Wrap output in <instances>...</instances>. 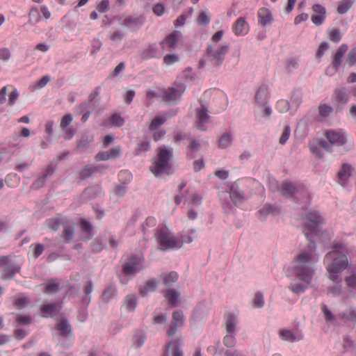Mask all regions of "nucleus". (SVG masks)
Instances as JSON below:
<instances>
[{"instance_id":"15","label":"nucleus","mask_w":356,"mask_h":356,"mask_svg":"<svg viewBox=\"0 0 356 356\" xmlns=\"http://www.w3.org/2000/svg\"><path fill=\"white\" fill-rule=\"evenodd\" d=\"M232 31L236 36L245 35L249 32V25L244 17H239L233 24Z\"/></svg>"},{"instance_id":"16","label":"nucleus","mask_w":356,"mask_h":356,"mask_svg":"<svg viewBox=\"0 0 356 356\" xmlns=\"http://www.w3.org/2000/svg\"><path fill=\"white\" fill-rule=\"evenodd\" d=\"M257 16L259 24L263 26L271 24L273 21L271 11L264 7L258 10Z\"/></svg>"},{"instance_id":"17","label":"nucleus","mask_w":356,"mask_h":356,"mask_svg":"<svg viewBox=\"0 0 356 356\" xmlns=\"http://www.w3.org/2000/svg\"><path fill=\"white\" fill-rule=\"evenodd\" d=\"M121 149L120 147L111 148L105 152H99L95 159L97 161H106L108 159H114L120 155Z\"/></svg>"},{"instance_id":"31","label":"nucleus","mask_w":356,"mask_h":356,"mask_svg":"<svg viewBox=\"0 0 356 356\" xmlns=\"http://www.w3.org/2000/svg\"><path fill=\"white\" fill-rule=\"evenodd\" d=\"M157 284L154 280H148L143 287L139 289L141 296H145L148 293L154 291L156 288Z\"/></svg>"},{"instance_id":"32","label":"nucleus","mask_w":356,"mask_h":356,"mask_svg":"<svg viewBox=\"0 0 356 356\" xmlns=\"http://www.w3.org/2000/svg\"><path fill=\"white\" fill-rule=\"evenodd\" d=\"M165 298L168 300L169 304L172 306L175 307L177 304V300L179 297V294L173 289H169L165 292Z\"/></svg>"},{"instance_id":"53","label":"nucleus","mask_w":356,"mask_h":356,"mask_svg":"<svg viewBox=\"0 0 356 356\" xmlns=\"http://www.w3.org/2000/svg\"><path fill=\"white\" fill-rule=\"evenodd\" d=\"M253 304L255 307L261 308L264 305V296L260 292H257L255 294L253 300Z\"/></svg>"},{"instance_id":"40","label":"nucleus","mask_w":356,"mask_h":356,"mask_svg":"<svg viewBox=\"0 0 356 356\" xmlns=\"http://www.w3.org/2000/svg\"><path fill=\"white\" fill-rule=\"evenodd\" d=\"M29 303V300L27 298H26L23 294H19L14 300V305L18 309H21L26 306Z\"/></svg>"},{"instance_id":"47","label":"nucleus","mask_w":356,"mask_h":356,"mask_svg":"<svg viewBox=\"0 0 356 356\" xmlns=\"http://www.w3.org/2000/svg\"><path fill=\"white\" fill-rule=\"evenodd\" d=\"M346 63L350 67L356 64V47L352 49L348 53Z\"/></svg>"},{"instance_id":"2","label":"nucleus","mask_w":356,"mask_h":356,"mask_svg":"<svg viewBox=\"0 0 356 356\" xmlns=\"http://www.w3.org/2000/svg\"><path fill=\"white\" fill-rule=\"evenodd\" d=\"M345 250L343 244H335L333 250L325 257L324 263L328 273V277L336 283H341L340 273L347 268L348 260L343 252Z\"/></svg>"},{"instance_id":"20","label":"nucleus","mask_w":356,"mask_h":356,"mask_svg":"<svg viewBox=\"0 0 356 356\" xmlns=\"http://www.w3.org/2000/svg\"><path fill=\"white\" fill-rule=\"evenodd\" d=\"M309 148L311 152L318 156L319 158L323 157L321 149H324L326 151L330 150V145L324 140H317L316 144L315 143H310Z\"/></svg>"},{"instance_id":"38","label":"nucleus","mask_w":356,"mask_h":356,"mask_svg":"<svg viewBox=\"0 0 356 356\" xmlns=\"http://www.w3.org/2000/svg\"><path fill=\"white\" fill-rule=\"evenodd\" d=\"M29 22L30 24H36L40 20V13L38 8L33 7L29 13Z\"/></svg>"},{"instance_id":"36","label":"nucleus","mask_w":356,"mask_h":356,"mask_svg":"<svg viewBox=\"0 0 356 356\" xmlns=\"http://www.w3.org/2000/svg\"><path fill=\"white\" fill-rule=\"evenodd\" d=\"M280 335L283 340L293 342L296 340H300L302 337H296L290 330H283L280 332Z\"/></svg>"},{"instance_id":"57","label":"nucleus","mask_w":356,"mask_h":356,"mask_svg":"<svg viewBox=\"0 0 356 356\" xmlns=\"http://www.w3.org/2000/svg\"><path fill=\"white\" fill-rule=\"evenodd\" d=\"M48 227L54 231H56L60 227V222L58 218H51L47 220Z\"/></svg>"},{"instance_id":"60","label":"nucleus","mask_w":356,"mask_h":356,"mask_svg":"<svg viewBox=\"0 0 356 356\" xmlns=\"http://www.w3.org/2000/svg\"><path fill=\"white\" fill-rule=\"evenodd\" d=\"M109 9V1L102 0L97 5V10L99 13H106Z\"/></svg>"},{"instance_id":"28","label":"nucleus","mask_w":356,"mask_h":356,"mask_svg":"<svg viewBox=\"0 0 356 356\" xmlns=\"http://www.w3.org/2000/svg\"><path fill=\"white\" fill-rule=\"evenodd\" d=\"M56 329L60 332V335L67 337L72 331L71 325L66 320H61L56 325Z\"/></svg>"},{"instance_id":"41","label":"nucleus","mask_w":356,"mask_h":356,"mask_svg":"<svg viewBox=\"0 0 356 356\" xmlns=\"http://www.w3.org/2000/svg\"><path fill=\"white\" fill-rule=\"evenodd\" d=\"M341 317L347 321L356 322V309L350 307L340 314Z\"/></svg>"},{"instance_id":"58","label":"nucleus","mask_w":356,"mask_h":356,"mask_svg":"<svg viewBox=\"0 0 356 356\" xmlns=\"http://www.w3.org/2000/svg\"><path fill=\"white\" fill-rule=\"evenodd\" d=\"M179 61V57L175 54H167L163 57V62L168 65H172Z\"/></svg>"},{"instance_id":"63","label":"nucleus","mask_w":356,"mask_h":356,"mask_svg":"<svg viewBox=\"0 0 356 356\" xmlns=\"http://www.w3.org/2000/svg\"><path fill=\"white\" fill-rule=\"evenodd\" d=\"M328 48H329V45L327 42H323L321 43V44L318 47V51L316 52V58L318 59H320L324 54L325 51L326 50H327Z\"/></svg>"},{"instance_id":"25","label":"nucleus","mask_w":356,"mask_h":356,"mask_svg":"<svg viewBox=\"0 0 356 356\" xmlns=\"http://www.w3.org/2000/svg\"><path fill=\"white\" fill-rule=\"evenodd\" d=\"M60 309V305L57 303L46 304L41 307V312L44 317H53Z\"/></svg>"},{"instance_id":"33","label":"nucleus","mask_w":356,"mask_h":356,"mask_svg":"<svg viewBox=\"0 0 356 356\" xmlns=\"http://www.w3.org/2000/svg\"><path fill=\"white\" fill-rule=\"evenodd\" d=\"M232 136L231 133L227 132L221 136L218 141V147L221 149L229 147L232 143Z\"/></svg>"},{"instance_id":"9","label":"nucleus","mask_w":356,"mask_h":356,"mask_svg":"<svg viewBox=\"0 0 356 356\" xmlns=\"http://www.w3.org/2000/svg\"><path fill=\"white\" fill-rule=\"evenodd\" d=\"M184 344L181 337L170 340L165 347L163 356H184L181 347Z\"/></svg>"},{"instance_id":"34","label":"nucleus","mask_w":356,"mask_h":356,"mask_svg":"<svg viewBox=\"0 0 356 356\" xmlns=\"http://www.w3.org/2000/svg\"><path fill=\"white\" fill-rule=\"evenodd\" d=\"M97 168L92 165H86L83 168L79 170V176L81 179H86L90 177L94 172H96Z\"/></svg>"},{"instance_id":"3","label":"nucleus","mask_w":356,"mask_h":356,"mask_svg":"<svg viewBox=\"0 0 356 356\" xmlns=\"http://www.w3.org/2000/svg\"><path fill=\"white\" fill-rule=\"evenodd\" d=\"M172 154L170 149L165 147H161L158 149L157 156L154 159V162L150 167L151 172L156 176L159 177L163 174H171V164L170 159Z\"/></svg>"},{"instance_id":"18","label":"nucleus","mask_w":356,"mask_h":356,"mask_svg":"<svg viewBox=\"0 0 356 356\" xmlns=\"http://www.w3.org/2000/svg\"><path fill=\"white\" fill-rule=\"evenodd\" d=\"M348 49V46L346 44H342L337 50L333 56L332 65L335 70H338L341 66L342 59Z\"/></svg>"},{"instance_id":"1","label":"nucleus","mask_w":356,"mask_h":356,"mask_svg":"<svg viewBox=\"0 0 356 356\" xmlns=\"http://www.w3.org/2000/svg\"><path fill=\"white\" fill-rule=\"evenodd\" d=\"M305 218L310 223L305 225L303 232L309 243L306 249L296 254L293 261L292 269L298 279L309 284L314 273L313 266L318 261L316 245L312 240V236L318 234V227L323 222V219L316 211H309Z\"/></svg>"},{"instance_id":"10","label":"nucleus","mask_w":356,"mask_h":356,"mask_svg":"<svg viewBox=\"0 0 356 356\" xmlns=\"http://www.w3.org/2000/svg\"><path fill=\"white\" fill-rule=\"evenodd\" d=\"M325 136L331 144L337 146L343 145L347 142L346 134L343 129L328 130Z\"/></svg>"},{"instance_id":"22","label":"nucleus","mask_w":356,"mask_h":356,"mask_svg":"<svg viewBox=\"0 0 356 356\" xmlns=\"http://www.w3.org/2000/svg\"><path fill=\"white\" fill-rule=\"evenodd\" d=\"M352 172V167L349 164H343L341 169L338 172V178L341 186H345Z\"/></svg>"},{"instance_id":"42","label":"nucleus","mask_w":356,"mask_h":356,"mask_svg":"<svg viewBox=\"0 0 356 356\" xmlns=\"http://www.w3.org/2000/svg\"><path fill=\"white\" fill-rule=\"evenodd\" d=\"M321 309L327 323H332L335 321V316L330 312L326 305L322 304Z\"/></svg>"},{"instance_id":"11","label":"nucleus","mask_w":356,"mask_h":356,"mask_svg":"<svg viewBox=\"0 0 356 356\" xmlns=\"http://www.w3.org/2000/svg\"><path fill=\"white\" fill-rule=\"evenodd\" d=\"M185 90L182 84L177 85L175 87L168 88L163 93V100L165 102H173L180 99Z\"/></svg>"},{"instance_id":"7","label":"nucleus","mask_w":356,"mask_h":356,"mask_svg":"<svg viewBox=\"0 0 356 356\" xmlns=\"http://www.w3.org/2000/svg\"><path fill=\"white\" fill-rule=\"evenodd\" d=\"M0 268H3L1 270V278L3 280L12 278L20 270V266L13 261L10 256L0 257Z\"/></svg>"},{"instance_id":"12","label":"nucleus","mask_w":356,"mask_h":356,"mask_svg":"<svg viewBox=\"0 0 356 356\" xmlns=\"http://www.w3.org/2000/svg\"><path fill=\"white\" fill-rule=\"evenodd\" d=\"M196 125L195 127L200 131L207 129L206 124L208 123L210 116L208 114V109L204 106L195 110Z\"/></svg>"},{"instance_id":"56","label":"nucleus","mask_w":356,"mask_h":356,"mask_svg":"<svg viewBox=\"0 0 356 356\" xmlns=\"http://www.w3.org/2000/svg\"><path fill=\"white\" fill-rule=\"evenodd\" d=\"M73 118L71 114L65 115L60 121V127L62 129H65L72 122Z\"/></svg>"},{"instance_id":"21","label":"nucleus","mask_w":356,"mask_h":356,"mask_svg":"<svg viewBox=\"0 0 356 356\" xmlns=\"http://www.w3.org/2000/svg\"><path fill=\"white\" fill-rule=\"evenodd\" d=\"M269 97L268 88L266 85H261L255 95V101L260 106H264Z\"/></svg>"},{"instance_id":"8","label":"nucleus","mask_w":356,"mask_h":356,"mask_svg":"<svg viewBox=\"0 0 356 356\" xmlns=\"http://www.w3.org/2000/svg\"><path fill=\"white\" fill-rule=\"evenodd\" d=\"M143 257L141 256H131L122 268V273L125 275H133L143 269Z\"/></svg>"},{"instance_id":"50","label":"nucleus","mask_w":356,"mask_h":356,"mask_svg":"<svg viewBox=\"0 0 356 356\" xmlns=\"http://www.w3.org/2000/svg\"><path fill=\"white\" fill-rule=\"evenodd\" d=\"M116 293V290L114 287L110 286L108 287L104 292L102 295V298L105 301H108L111 298H113Z\"/></svg>"},{"instance_id":"19","label":"nucleus","mask_w":356,"mask_h":356,"mask_svg":"<svg viewBox=\"0 0 356 356\" xmlns=\"http://www.w3.org/2000/svg\"><path fill=\"white\" fill-rule=\"evenodd\" d=\"M181 38V33L178 31H174L167 35L164 40L161 42V46L163 49L167 45L170 49L176 48L179 40Z\"/></svg>"},{"instance_id":"64","label":"nucleus","mask_w":356,"mask_h":356,"mask_svg":"<svg viewBox=\"0 0 356 356\" xmlns=\"http://www.w3.org/2000/svg\"><path fill=\"white\" fill-rule=\"evenodd\" d=\"M289 288L293 293H300L304 292L307 286L302 284H293Z\"/></svg>"},{"instance_id":"29","label":"nucleus","mask_w":356,"mask_h":356,"mask_svg":"<svg viewBox=\"0 0 356 356\" xmlns=\"http://www.w3.org/2000/svg\"><path fill=\"white\" fill-rule=\"evenodd\" d=\"M335 99L341 104H346L348 101V95L345 88H337L334 91Z\"/></svg>"},{"instance_id":"39","label":"nucleus","mask_w":356,"mask_h":356,"mask_svg":"<svg viewBox=\"0 0 356 356\" xmlns=\"http://www.w3.org/2000/svg\"><path fill=\"white\" fill-rule=\"evenodd\" d=\"M353 1L352 0L341 1L337 8V12L339 14H345L351 8Z\"/></svg>"},{"instance_id":"52","label":"nucleus","mask_w":356,"mask_h":356,"mask_svg":"<svg viewBox=\"0 0 356 356\" xmlns=\"http://www.w3.org/2000/svg\"><path fill=\"white\" fill-rule=\"evenodd\" d=\"M188 148L191 152L188 154V156L192 159L194 157L193 153L200 149V144L195 140H192L188 145Z\"/></svg>"},{"instance_id":"26","label":"nucleus","mask_w":356,"mask_h":356,"mask_svg":"<svg viewBox=\"0 0 356 356\" xmlns=\"http://www.w3.org/2000/svg\"><path fill=\"white\" fill-rule=\"evenodd\" d=\"M229 196L236 205L241 204L245 199L243 193L238 190L234 186L231 187Z\"/></svg>"},{"instance_id":"24","label":"nucleus","mask_w":356,"mask_h":356,"mask_svg":"<svg viewBox=\"0 0 356 356\" xmlns=\"http://www.w3.org/2000/svg\"><path fill=\"white\" fill-rule=\"evenodd\" d=\"M145 22V17L142 15L140 16H130L124 19L123 21L122 25L128 27H138L140 26Z\"/></svg>"},{"instance_id":"45","label":"nucleus","mask_w":356,"mask_h":356,"mask_svg":"<svg viewBox=\"0 0 356 356\" xmlns=\"http://www.w3.org/2000/svg\"><path fill=\"white\" fill-rule=\"evenodd\" d=\"M110 122L111 124L115 127H122L124 123V120L119 114H113L110 118Z\"/></svg>"},{"instance_id":"6","label":"nucleus","mask_w":356,"mask_h":356,"mask_svg":"<svg viewBox=\"0 0 356 356\" xmlns=\"http://www.w3.org/2000/svg\"><path fill=\"white\" fill-rule=\"evenodd\" d=\"M277 190L280 193L287 197L293 196H302L307 202L310 200V196L305 187L302 184H293L289 181H284Z\"/></svg>"},{"instance_id":"14","label":"nucleus","mask_w":356,"mask_h":356,"mask_svg":"<svg viewBox=\"0 0 356 356\" xmlns=\"http://www.w3.org/2000/svg\"><path fill=\"white\" fill-rule=\"evenodd\" d=\"M312 10L315 15L312 16V22L316 26L321 25L326 19V8L319 3H315L312 6Z\"/></svg>"},{"instance_id":"55","label":"nucleus","mask_w":356,"mask_h":356,"mask_svg":"<svg viewBox=\"0 0 356 356\" xmlns=\"http://www.w3.org/2000/svg\"><path fill=\"white\" fill-rule=\"evenodd\" d=\"M197 21L199 24L207 26L210 22V17L206 13L202 12L199 15Z\"/></svg>"},{"instance_id":"61","label":"nucleus","mask_w":356,"mask_h":356,"mask_svg":"<svg viewBox=\"0 0 356 356\" xmlns=\"http://www.w3.org/2000/svg\"><path fill=\"white\" fill-rule=\"evenodd\" d=\"M290 134H291V130H290L289 127L286 126L282 132V134L280 138V143L282 145L285 144L290 136Z\"/></svg>"},{"instance_id":"51","label":"nucleus","mask_w":356,"mask_h":356,"mask_svg":"<svg viewBox=\"0 0 356 356\" xmlns=\"http://www.w3.org/2000/svg\"><path fill=\"white\" fill-rule=\"evenodd\" d=\"M156 219L154 217L149 216L146 218L145 222L143 224V229L144 232H146V229L149 227H153L156 225Z\"/></svg>"},{"instance_id":"49","label":"nucleus","mask_w":356,"mask_h":356,"mask_svg":"<svg viewBox=\"0 0 356 356\" xmlns=\"http://www.w3.org/2000/svg\"><path fill=\"white\" fill-rule=\"evenodd\" d=\"M19 95V94L18 90L15 88L13 87L12 91L8 95V104L9 106H13L17 100Z\"/></svg>"},{"instance_id":"4","label":"nucleus","mask_w":356,"mask_h":356,"mask_svg":"<svg viewBox=\"0 0 356 356\" xmlns=\"http://www.w3.org/2000/svg\"><path fill=\"white\" fill-rule=\"evenodd\" d=\"M154 236L161 250L168 251L181 248L180 239L166 227L159 228Z\"/></svg>"},{"instance_id":"30","label":"nucleus","mask_w":356,"mask_h":356,"mask_svg":"<svg viewBox=\"0 0 356 356\" xmlns=\"http://www.w3.org/2000/svg\"><path fill=\"white\" fill-rule=\"evenodd\" d=\"M168 118V116L164 115L163 116H156L150 122L149 129L151 131L156 130L161 126Z\"/></svg>"},{"instance_id":"23","label":"nucleus","mask_w":356,"mask_h":356,"mask_svg":"<svg viewBox=\"0 0 356 356\" xmlns=\"http://www.w3.org/2000/svg\"><path fill=\"white\" fill-rule=\"evenodd\" d=\"M225 328L227 333H234L238 323L237 316L232 313H227L225 316Z\"/></svg>"},{"instance_id":"44","label":"nucleus","mask_w":356,"mask_h":356,"mask_svg":"<svg viewBox=\"0 0 356 356\" xmlns=\"http://www.w3.org/2000/svg\"><path fill=\"white\" fill-rule=\"evenodd\" d=\"M178 279V275L175 272H170V273L164 275L163 280L166 286H170L175 282Z\"/></svg>"},{"instance_id":"54","label":"nucleus","mask_w":356,"mask_h":356,"mask_svg":"<svg viewBox=\"0 0 356 356\" xmlns=\"http://www.w3.org/2000/svg\"><path fill=\"white\" fill-rule=\"evenodd\" d=\"M319 114L322 117H327L332 112V108L330 106L327 104H321L318 107Z\"/></svg>"},{"instance_id":"27","label":"nucleus","mask_w":356,"mask_h":356,"mask_svg":"<svg viewBox=\"0 0 356 356\" xmlns=\"http://www.w3.org/2000/svg\"><path fill=\"white\" fill-rule=\"evenodd\" d=\"M143 58L145 59H149L156 58L159 56V50L156 44H149L142 54Z\"/></svg>"},{"instance_id":"5","label":"nucleus","mask_w":356,"mask_h":356,"mask_svg":"<svg viewBox=\"0 0 356 356\" xmlns=\"http://www.w3.org/2000/svg\"><path fill=\"white\" fill-rule=\"evenodd\" d=\"M229 45L222 44H209L207 48V60L214 67H220L228 52Z\"/></svg>"},{"instance_id":"48","label":"nucleus","mask_w":356,"mask_h":356,"mask_svg":"<svg viewBox=\"0 0 356 356\" xmlns=\"http://www.w3.org/2000/svg\"><path fill=\"white\" fill-rule=\"evenodd\" d=\"M223 343L227 347H234L236 343V339L234 333H227L223 339Z\"/></svg>"},{"instance_id":"62","label":"nucleus","mask_w":356,"mask_h":356,"mask_svg":"<svg viewBox=\"0 0 356 356\" xmlns=\"http://www.w3.org/2000/svg\"><path fill=\"white\" fill-rule=\"evenodd\" d=\"M16 321L21 325H29L31 323V318L29 315H17Z\"/></svg>"},{"instance_id":"43","label":"nucleus","mask_w":356,"mask_h":356,"mask_svg":"<svg viewBox=\"0 0 356 356\" xmlns=\"http://www.w3.org/2000/svg\"><path fill=\"white\" fill-rule=\"evenodd\" d=\"M329 38L334 42H339L342 38V34L338 29H333L328 31Z\"/></svg>"},{"instance_id":"37","label":"nucleus","mask_w":356,"mask_h":356,"mask_svg":"<svg viewBox=\"0 0 356 356\" xmlns=\"http://www.w3.org/2000/svg\"><path fill=\"white\" fill-rule=\"evenodd\" d=\"M59 290V284L54 280H51L45 284V293H56Z\"/></svg>"},{"instance_id":"59","label":"nucleus","mask_w":356,"mask_h":356,"mask_svg":"<svg viewBox=\"0 0 356 356\" xmlns=\"http://www.w3.org/2000/svg\"><path fill=\"white\" fill-rule=\"evenodd\" d=\"M63 233L65 242H69L72 238L74 229L72 226L66 225L64 227Z\"/></svg>"},{"instance_id":"13","label":"nucleus","mask_w":356,"mask_h":356,"mask_svg":"<svg viewBox=\"0 0 356 356\" xmlns=\"http://www.w3.org/2000/svg\"><path fill=\"white\" fill-rule=\"evenodd\" d=\"M185 322L184 316L181 311H175L172 314L171 324L167 330V335L172 337L177 331V329L184 325Z\"/></svg>"},{"instance_id":"35","label":"nucleus","mask_w":356,"mask_h":356,"mask_svg":"<svg viewBox=\"0 0 356 356\" xmlns=\"http://www.w3.org/2000/svg\"><path fill=\"white\" fill-rule=\"evenodd\" d=\"M124 305L128 311H134L137 305V298L136 296L133 294L127 296Z\"/></svg>"},{"instance_id":"46","label":"nucleus","mask_w":356,"mask_h":356,"mask_svg":"<svg viewBox=\"0 0 356 356\" xmlns=\"http://www.w3.org/2000/svg\"><path fill=\"white\" fill-rule=\"evenodd\" d=\"M276 109L280 113H285L289 109V103L284 99H280L277 102Z\"/></svg>"}]
</instances>
